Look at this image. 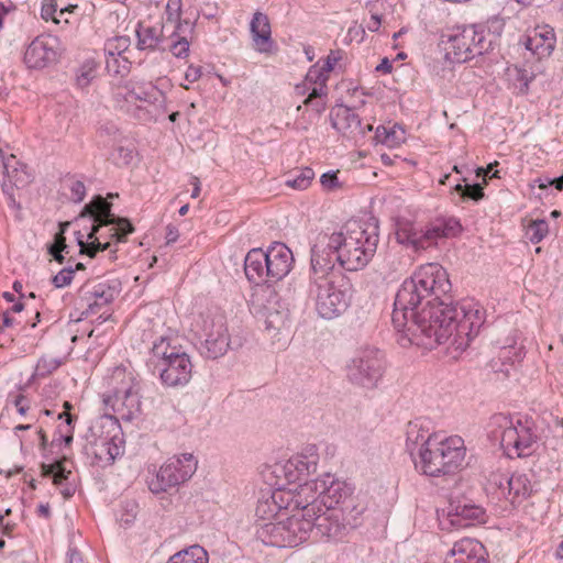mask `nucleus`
Returning a JSON list of instances; mask_svg holds the SVG:
<instances>
[{"label":"nucleus","instance_id":"nucleus-15","mask_svg":"<svg viewBox=\"0 0 563 563\" xmlns=\"http://www.w3.org/2000/svg\"><path fill=\"white\" fill-rule=\"evenodd\" d=\"M113 380L120 383L113 390L104 395L103 401L122 418H131L140 410L141 401L139 396L137 382L131 373L117 368L112 376Z\"/></svg>","mask_w":563,"mask_h":563},{"label":"nucleus","instance_id":"nucleus-4","mask_svg":"<svg viewBox=\"0 0 563 563\" xmlns=\"http://www.w3.org/2000/svg\"><path fill=\"white\" fill-rule=\"evenodd\" d=\"M334 267L321 258H310L309 292L313 297L316 310L324 319L342 314L350 306L351 296L346 287L335 285Z\"/></svg>","mask_w":563,"mask_h":563},{"label":"nucleus","instance_id":"nucleus-16","mask_svg":"<svg viewBox=\"0 0 563 563\" xmlns=\"http://www.w3.org/2000/svg\"><path fill=\"white\" fill-rule=\"evenodd\" d=\"M282 488L284 497H289L286 500L288 510L310 517L321 511L318 478Z\"/></svg>","mask_w":563,"mask_h":563},{"label":"nucleus","instance_id":"nucleus-48","mask_svg":"<svg viewBox=\"0 0 563 563\" xmlns=\"http://www.w3.org/2000/svg\"><path fill=\"white\" fill-rule=\"evenodd\" d=\"M191 35L180 34L177 38L167 43L169 51L177 58L186 57L189 53V38Z\"/></svg>","mask_w":563,"mask_h":563},{"label":"nucleus","instance_id":"nucleus-31","mask_svg":"<svg viewBox=\"0 0 563 563\" xmlns=\"http://www.w3.org/2000/svg\"><path fill=\"white\" fill-rule=\"evenodd\" d=\"M295 91L298 96L308 93L303 104H312L316 97H328L327 80L318 67H310L302 82L296 85Z\"/></svg>","mask_w":563,"mask_h":563},{"label":"nucleus","instance_id":"nucleus-33","mask_svg":"<svg viewBox=\"0 0 563 563\" xmlns=\"http://www.w3.org/2000/svg\"><path fill=\"white\" fill-rule=\"evenodd\" d=\"M494 422L500 429V445L509 456H515L514 451L518 438L517 420L499 415L494 418Z\"/></svg>","mask_w":563,"mask_h":563},{"label":"nucleus","instance_id":"nucleus-41","mask_svg":"<svg viewBox=\"0 0 563 563\" xmlns=\"http://www.w3.org/2000/svg\"><path fill=\"white\" fill-rule=\"evenodd\" d=\"M313 177L314 172L310 167H305L296 170L294 175H289L285 184L290 188L303 190L310 186Z\"/></svg>","mask_w":563,"mask_h":563},{"label":"nucleus","instance_id":"nucleus-51","mask_svg":"<svg viewBox=\"0 0 563 563\" xmlns=\"http://www.w3.org/2000/svg\"><path fill=\"white\" fill-rule=\"evenodd\" d=\"M70 190V199L75 202H80L86 196V187L81 180L70 178L66 181Z\"/></svg>","mask_w":563,"mask_h":563},{"label":"nucleus","instance_id":"nucleus-25","mask_svg":"<svg viewBox=\"0 0 563 563\" xmlns=\"http://www.w3.org/2000/svg\"><path fill=\"white\" fill-rule=\"evenodd\" d=\"M485 547L476 539L463 538L453 543L443 563H488Z\"/></svg>","mask_w":563,"mask_h":563},{"label":"nucleus","instance_id":"nucleus-29","mask_svg":"<svg viewBox=\"0 0 563 563\" xmlns=\"http://www.w3.org/2000/svg\"><path fill=\"white\" fill-rule=\"evenodd\" d=\"M555 33L550 25H538L528 35L525 42L526 48L539 58L549 56L555 46Z\"/></svg>","mask_w":563,"mask_h":563},{"label":"nucleus","instance_id":"nucleus-53","mask_svg":"<svg viewBox=\"0 0 563 563\" xmlns=\"http://www.w3.org/2000/svg\"><path fill=\"white\" fill-rule=\"evenodd\" d=\"M57 7L55 0H43L41 8V15L45 21L52 20L54 23H59L56 16Z\"/></svg>","mask_w":563,"mask_h":563},{"label":"nucleus","instance_id":"nucleus-3","mask_svg":"<svg viewBox=\"0 0 563 563\" xmlns=\"http://www.w3.org/2000/svg\"><path fill=\"white\" fill-rule=\"evenodd\" d=\"M291 250L280 242H274L266 251L252 249L244 258V272L249 282L262 286L261 291L275 296L269 284L285 278L294 266Z\"/></svg>","mask_w":563,"mask_h":563},{"label":"nucleus","instance_id":"nucleus-64","mask_svg":"<svg viewBox=\"0 0 563 563\" xmlns=\"http://www.w3.org/2000/svg\"><path fill=\"white\" fill-rule=\"evenodd\" d=\"M391 68H393L391 63L387 57L383 58L382 62L376 66L377 71H382L385 74L390 73Z\"/></svg>","mask_w":563,"mask_h":563},{"label":"nucleus","instance_id":"nucleus-47","mask_svg":"<svg viewBox=\"0 0 563 563\" xmlns=\"http://www.w3.org/2000/svg\"><path fill=\"white\" fill-rule=\"evenodd\" d=\"M43 474L45 476H51L53 478V483L59 486L65 479H67L70 471H66L62 462H56L54 464L43 465Z\"/></svg>","mask_w":563,"mask_h":563},{"label":"nucleus","instance_id":"nucleus-28","mask_svg":"<svg viewBox=\"0 0 563 563\" xmlns=\"http://www.w3.org/2000/svg\"><path fill=\"white\" fill-rule=\"evenodd\" d=\"M250 32L256 52L272 53L274 41L272 40L271 22L267 14L256 11L250 22Z\"/></svg>","mask_w":563,"mask_h":563},{"label":"nucleus","instance_id":"nucleus-37","mask_svg":"<svg viewBox=\"0 0 563 563\" xmlns=\"http://www.w3.org/2000/svg\"><path fill=\"white\" fill-rule=\"evenodd\" d=\"M162 29L158 27V23L151 25L145 22H141L136 30L137 47L140 49H155L163 44L162 41Z\"/></svg>","mask_w":563,"mask_h":563},{"label":"nucleus","instance_id":"nucleus-1","mask_svg":"<svg viewBox=\"0 0 563 563\" xmlns=\"http://www.w3.org/2000/svg\"><path fill=\"white\" fill-rule=\"evenodd\" d=\"M451 288L449 274L439 263L418 266L396 294L394 328L427 349L448 344L453 352L465 351L483 325L485 311L472 299L446 302Z\"/></svg>","mask_w":563,"mask_h":563},{"label":"nucleus","instance_id":"nucleus-36","mask_svg":"<svg viewBox=\"0 0 563 563\" xmlns=\"http://www.w3.org/2000/svg\"><path fill=\"white\" fill-rule=\"evenodd\" d=\"M518 438L516 440L515 455L518 457L529 455L532 452V446L536 443L537 435L532 430V422L529 420L522 421L517 419Z\"/></svg>","mask_w":563,"mask_h":563},{"label":"nucleus","instance_id":"nucleus-11","mask_svg":"<svg viewBox=\"0 0 563 563\" xmlns=\"http://www.w3.org/2000/svg\"><path fill=\"white\" fill-rule=\"evenodd\" d=\"M191 330L201 340L207 357L218 358L227 353L230 335L222 313L210 310L200 313L192 322Z\"/></svg>","mask_w":563,"mask_h":563},{"label":"nucleus","instance_id":"nucleus-8","mask_svg":"<svg viewBox=\"0 0 563 563\" xmlns=\"http://www.w3.org/2000/svg\"><path fill=\"white\" fill-rule=\"evenodd\" d=\"M121 426L113 416L104 415L92 421L85 434L84 451L96 462L111 464L122 453Z\"/></svg>","mask_w":563,"mask_h":563},{"label":"nucleus","instance_id":"nucleus-54","mask_svg":"<svg viewBox=\"0 0 563 563\" xmlns=\"http://www.w3.org/2000/svg\"><path fill=\"white\" fill-rule=\"evenodd\" d=\"M516 73V80L518 81V85H516V88L520 93H526L529 88V82L532 79V76L525 69L515 68Z\"/></svg>","mask_w":563,"mask_h":563},{"label":"nucleus","instance_id":"nucleus-7","mask_svg":"<svg viewBox=\"0 0 563 563\" xmlns=\"http://www.w3.org/2000/svg\"><path fill=\"white\" fill-rule=\"evenodd\" d=\"M148 363L166 386H183L190 380L192 364L189 356L173 346L167 338L162 336L153 343Z\"/></svg>","mask_w":563,"mask_h":563},{"label":"nucleus","instance_id":"nucleus-42","mask_svg":"<svg viewBox=\"0 0 563 563\" xmlns=\"http://www.w3.org/2000/svg\"><path fill=\"white\" fill-rule=\"evenodd\" d=\"M97 64L93 59H86L78 68L76 84L79 88H86L96 77Z\"/></svg>","mask_w":563,"mask_h":563},{"label":"nucleus","instance_id":"nucleus-6","mask_svg":"<svg viewBox=\"0 0 563 563\" xmlns=\"http://www.w3.org/2000/svg\"><path fill=\"white\" fill-rule=\"evenodd\" d=\"M85 212L89 213L93 218V224L91 231L85 235L77 232V243L80 246V253L87 254L93 257L98 252L109 249V243H101L99 238L95 234L101 229L108 228L110 224H117L118 228L114 230L113 235L118 236L119 241H124L126 235L133 231L132 224L129 220L118 218L111 213V205L102 197H97L90 203L86 205Z\"/></svg>","mask_w":563,"mask_h":563},{"label":"nucleus","instance_id":"nucleus-57","mask_svg":"<svg viewBox=\"0 0 563 563\" xmlns=\"http://www.w3.org/2000/svg\"><path fill=\"white\" fill-rule=\"evenodd\" d=\"M14 10L15 7L12 3H0V31L2 30L3 24L8 21L10 15L14 12Z\"/></svg>","mask_w":563,"mask_h":563},{"label":"nucleus","instance_id":"nucleus-58","mask_svg":"<svg viewBox=\"0 0 563 563\" xmlns=\"http://www.w3.org/2000/svg\"><path fill=\"white\" fill-rule=\"evenodd\" d=\"M111 225H112V228H109V229H107L104 231H103V229H101L99 232H97L95 234L96 238H99L101 243L108 242L110 244V242L108 241V238H114L117 242H120L118 240V236L113 235L114 230L118 228V225L117 224H111Z\"/></svg>","mask_w":563,"mask_h":563},{"label":"nucleus","instance_id":"nucleus-10","mask_svg":"<svg viewBox=\"0 0 563 563\" xmlns=\"http://www.w3.org/2000/svg\"><path fill=\"white\" fill-rule=\"evenodd\" d=\"M386 369L384 353L375 346H363L346 362L345 376L354 386L374 389Z\"/></svg>","mask_w":563,"mask_h":563},{"label":"nucleus","instance_id":"nucleus-19","mask_svg":"<svg viewBox=\"0 0 563 563\" xmlns=\"http://www.w3.org/2000/svg\"><path fill=\"white\" fill-rule=\"evenodd\" d=\"M3 178L1 183L2 192L10 207L16 206L14 190L24 188L32 181V175L27 166L21 163L14 155H10L2 163Z\"/></svg>","mask_w":563,"mask_h":563},{"label":"nucleus","instance_id":"nucleus-24","mask_svg":"<svg viewBox=\"0 0 563 563\" xmlns=\"http://www.w3.org/2000/svg\"><path fill=\"white\" fill-rule=\"evenodd\" d=\"M318 479L321 511L323 509L341 510L338 506L351 495L350 487L329 473L318 477Z\"/></svg>","mask_w":563,"mask_h":563},{"label":"nucleus","instance_id":"nucleus-17","mask_svg":"<svg viewBox=\"0 0 563 563\" xmlns=\"http://www.w3.org/2000/svg\"><path fill=\"white\" fill-rule=\"evenodd\" d=\"M60 51L58 37L43 34L35 37L24 52V63L29 68L42 69L57 62Z\"/></svg>","mask_w":563,"mask_h":563},{"label":"nucleus","instance_id":"nucleus-5","mask_svg":"<svg viewBox=\"0 0 563 563\" xmlns=\"http://www.w3.org/2000/svg\"><path fill=\"white\" fill-rule=\"evenodd\" d=\"M429 448L420 450V459L415 466L429 476H440L456 472L464 462L466 448L459 435L430 439Z\"/></svg>","mask_w":563,"mask_h":563},{"label":"nucleus","instance_id":"nucleus-45","mask_svg":"<svg viewBox=\"0 0 563 563\" xmlns=\"http://www.w3.org/2000/svg\"><path fill=\"white\" fill-rule=\"evenodd\" d=\"M129 47L130 38L128 36H115L106 42L104 53L114 58L115 56H121Z\"/></svg>","mask_w":563,"mask_h":563},{"label":"nucleus","instance_id":"nucleus-2","mask_svg":"<svg viewBox=\"0 0 563 563\" xmlns=\"http://www.w3.org/2000/svg\"><path fill=\"white\" fill-rule=\"evenodd\" d=\"M379 242L375 218L350 220L339 231L320 233L311 247V257L335 263L349 272L365 268L374 257Z\"/></svg>","mask_w":563,"mask_h":563},{"label":"nucleus","instance_id":"nucleus-23","mask_svg":"<svg viewBox=\"0 0 563 563\" xmlns=\"http://www.w3.org/2000/svg\"><path fill=\"white\" fill-rule=\"evenodd\" d=\"M332 126L344 136L357 141L373 130L371 124H362L360 117L346 106H338L332 113Z\"/></svg>","mask_w":563,"mask_h":563},{"label":"nucleus","instance_id":"nucleus-55","mask_svg":"<svg viewBox=\"0 0 563 563\" xmlns=\"http://www.w3.org/2000/svg\"><path fill=\"white\" fill-rule=\"evenodd\" d=\"M338 62L336 57L328 56V58L322 63H317L312 65L311 67H318L321 74L324 76V79L328 81L329 74L333 69L335 63Z\"/></svg>","mask_w":563,"mask_h":563},{"label":"nucleus","instance_id":"nucleus-56","mask_svg":"<svg viewBox=\"0 0 563 563\" xmlns=\"http://www.w3.org/2000/svg\"><path fill=\"white\" fill-rule=\"evenodd\" d=\"M320 181L325 189H333L339 185L336 173H324Z\"/></svg>","mask_w":563,"mask_h":563},{"label":"nucleus","instance_id":"nucleus-40","mask_svg":"<svg viewBox=\"0 0 563 563\" xmlns=\"http://www.w3.org/2000/svg\"><path fill=\"white\" fill-rule=\"evenodd\" d=\"M69 222L59 223V231L55 234L54 243L48 246V253L54 257L56 262L63 264L64 255L63 252L68 254V246L66 244L65 232L69 227Z\"/></svg>","mask_w":563,"mask_h":563},{"label":"nucleus","instance_id":"nucleus-50","mask_svg":"<svg viewBox=\"0 0 563 563\" xmlns=\"http://www.w3.org/2000/svg\"><path fill=\"white\" fill-rule=\"evenodd\" d=\"M455 190L457 192H461V195L463 197H467V198L473 199L475 201L482 199L483 196H484L483 187L479 184L465 185V186H463L461 184H457L455 186Z\"/></svg>","mask_w":563,"mask_h":563},{"label":"nucleus","instance_id":"nucleus-14","mask_svg":"<svg viewBox=\"0 0 563 563\" xmlns=\"http://www.w3.org/2000/svg\"><path fill=\"white\" fill-rule=\"evenodd\" d=\"M197 464L191 453L172 456L147 481L148 489L153 494H161L185 483L195 474Z\"/></svg>","mask_w":563,"mask_h":563},{"label":"nucleus","instance_id":"nucleus-9","mask_svg":"<svg viewBox=\"0 0 563 563\" xmlns=\"http://www.w3.org/2000/svg\"><path fill=\"white\" fill-rule=\"evenodd\" d=\"M460 223L454 218H438L424 228L416 223L401 220L396 225V241L415 252L427 250L438 244L439 240L455 235L460 231Z\"/></svg>","mask_w":563,"mask_h":563},{"label":"nucleus","instance_id":"nucleus-49","mask_svg":"<svg viewBox=\"0 0 563 563\" xmlns=\"http://www.w3.org/2000/svg\"><path fill=\"white\" fill-rule=\"evenodd\" d=\"M60 365V362L57 358L43 356L38 360L36 364V375L38 376H47L56 371Z\"/></svg>","mask_w":563,"mask_h":563},{"label":"nucleus","instance_id":"nucleus-27","mask_svg":"<svg viewBox=\"0 0 563 563\" xmlns=\"http://www.w3.org/2000/svg\"><path fill=\"white\" fill-rule=\"evenodd\" d=\"M287 547H297L306 542L313 531V521L310 516L291 511V516L284 519Z\"/></svg>","mask_w":563,"mask_h":563},{"label":"nucleus","instance_id":"nucleus-52","mask_svg":"<svg viewBox=\"0 0 563 563\" xmlns=\"http://www.w3.org/2000/svg\"><path fill=\"white\" fill-rule=\"evenodd\" d=\"M75 269L73 267H65L62 271H59L54 277H53V284L56 288H62L65 286H68L71 280L74 279Z\"/></svg>","mask_w":563,"mask_h":563},{"label":"nucleus","instance_id":"nucleus-46","mask_svg":"<svg viewBox=\"0 0 563 563\" xmlns=\"http://www.w3.org/2000/svg\"><path fill=\"white\" fill-rule=\"evenodd\" d=\"M504 481H508V476L503 474H493L488 479L486 490L489 494H494L497 499H507V484H504Z\"/></svg>","mask_w":563,"mask_h":563},{"label":"nucleus","instance_id":"nucleus-43","mask_svg":"<svg viewBox=\"0 0 563 563\" xmlns=\"http://www.w3.org/2000/svg\"><path fill=\"white\" fill-rule=\"evenodd\" d=\"M64 409L65 411L58 413V419H65V426L59 427V439L60 441H64L66 445H69L73 442V422L75 420V417L69 413V410L71 409V405L68 401L64 402Z\"/></svg>","mask_w":563,"mask_h":563},{"label":"nucleus","instance_id":"nucleus-60","mask_svg":"<svg viewBox=\"0 0 563 563\" xmlns=\"http://www.w3.org/2000/svg\"><path fill=\"white\" fill-rule=\"evenodd\" d=\"M309 106L318 114H321L327 108V97H316V99L312 100V104Z\"/></svg>","mask_w":563,"mask_h":563},{"label":"nucleus","instance_id":"nucleus-18","mask_svg":"<svg viewBox=\"0 0 563 563\" xmlns=\"http://www.w3.org/2000/svg\"><path fill=\"white\" fill-rule=\"evenodd\" d=\"M181 0H168L165 7V12L158 27L162 29V41L170 42L177 38L180 34L192 35L195 31V21L189 19H181Z\"/></svg>","mask_w":563,"mask_h":563},{"label":"nucleus","instance_id":"nucleus-30","mask_svg":"<svg viewBox=\"0 0 563 563\" xmlns=\"http://www.w3.org/2000/svg\"><path fill=\"white\" fill-rule=\"evenodd\" d=\"M286 498H289L286 496ZM286 500L284 497L282 484H278L269 495H264L257 503L255 514L257 517V522H266L269 520H274L280 518V510H288Z\"/></svg>","mask_w":563,"mask_h":563},{"label":"nucleus","instance_id":"nucleus-63","mask_svg":"<svg viewBox=\"0 0 563 563\" xmlns=\"http://www.w3.org/2000/svg\"><path fill=\"white\" fill-rule=\"evenodd\" d=\"M179 236L178 229L174 225H167L166 228V241L167 243H174Z\"/></svg>","mask_w":563,"mask_h":563},{"label":"nucleus","instance_id":"nucleus-38","mask_svg":"<svg viewBox=\"0 0 563 563\" xmlns=\"http://www.w3.org/2000/svg\"><path fill=\"white\" fill-rule=\"evenodd\" d=\"M208 552L199 544L190 545L172 555L167 563H208Z\"/></svg>","mask_w":563,"mask_h":563},{"label":"nucleus","instance_id":"nucleus-61","mask_svg":"<svg viewBox=\"0 0 563 563\" xmlns=\"http://www.w3.org/2000/svg\"><path fill=\"white\" fill-rule=\"evenodd\" d=\"M218 5L216 2H206L202 9V14L207 19H213L217 15Z\"/></svg>","mask_w":563,"mask_h":563},{"label":"nucleus","instance_id":"nucleus-26","mask_svg":"<svg viewBox=\"0 0 563 563\" xmlns=\"http://www.w3.org/2000/svg\"><path fill=\"white\" fill-rule=\"evenodd\" d=\"M313 529L317 536L325 540H340L345 532V523L343 522V510L318 511L311 517Z\"/></svg>","mask_w":563,"mask_h":563},{"label":"nucleus","instance_id":"nucleus-21","mask_svg":"<svg viewBox=\"0 0 563 563\" xmlns=\"http://www.w3.org/2000/svg\"><path fill=\"white\" fill-rule=\"evenodd\" d=\"M448 517L451 525L456 528L484 525L488 519L485 508L467 498L451 501Z\"/></svg>","mask_w":563,"mask_h":563},{"label":"nucleus","instance_id":"nucleus-34","mask_svg":"<svg viewBox=\"0 0 563 563\" xmlns=\"http://www.w3.org/2000/svg\"><path fill=\"white\" fill-rule=\"evenodd\" d=\"M507 484L508 500L511 504L520 503L527 498L532 492V484L527 474L514 473L508 476V481H504Z\"/></svg>","mask_w":563,"mask_h":563},{"label":"nucleus","instance_id":"nucleus-32","mask_svg":"<svg viewBox=\"0 0 563 563\" xmlns=\"http://www.w3.org/2000/svg\"><path fill=\"white\" fill-rule=\"evenodd\" d=\"M256 537L264 544L286 548L284 519L277 518L266 522H257Z\"/></svg>","mask_w":563,"mask_h":563},{"label":"nucleus","instance_id":"nucleus-59","mask_svg":"<svg viewBox=\"0 0 563 563\" xmlns=\"http://www.w3.org/2000/svg\"><path fill=\"white\" fill-rule=\"evenodd\" d=\"M202 75V70L198 66H189L185 73V79L189 82L197 81Z\"/></svg>","mask_w":563,"mask_h":563},{"label":"nucleus","instance_id":"nucleus-62","mask_svg":"<svg viewBox=\"0 0 563 563\" xmlns=\"http://www.w3.org/2000/svg\"><path fill=\"white\" fill-rule=\"evenodd\" d=\"M25 397L23 395H18L14 399V406L18 410V412L22 416H24L29 409V406L25 402Z\"/></svg>","mask_w":563,"mask_h":563},{"label":"nucleus","instance_id":"nucleus-20","mask_svg":"<svg viewBox=\"0 0 563 563\" xmlns=\"http://www.w3.org/2000/svg\"><path fill=\"white\" fill-rule=\"evenodd\" d=\"M140 100L152 107V111L144 113L145 119H151L165 113L166 95L152 81L135 80L128 86V100Z\"/></svg>","mask_w":563,"mask_h":563},{"label":"nucleus","instance_id":"nucleus-39","mask_svg":"<svg viewBox=\"0 0 563 563\" xmlns=\"http://www.w3.org/2000/svg\"><path fill=\"white\" fill-rule=\"evenodd\" d=\"M377 142L387 145L388 147H397L406 140V132L400 125H393L391 128L378 126L375 132Z\"/></svg>","mask_w":563,"mask_h":563},{"label":"nucleus","instance_id":"nucleus-12","mask_svg":"<svg viewBox=\"0 0 563 563\" xmlns=\"http://www.w3.org/2000/svg\"><path fill=\"white\" fill-rule=\"evenodd\" d=\"M446 55L453 62L465 63L482 55L489 46L481 24L457 25L446 35Z\"/></svg>","mask_w":563,"mask_h":563},{"label":"nucleus","instance_id":"nucleus-22","mask_svg":"<svg viewBox=\"0 0 563 563\" xmlns=\"http://www.w3.org/2000/svg\"><path fill=\"white\" fill-rule=\"evenodd\" d=\"M121 291V283L118 279L100 282L89 290H84L81 300L86 303L82 312L86 317L101 312V309L111 303Z\"/></svg>","mask_w":563,"mask_h":563},{"label":"nucleus","instance_id":"nucleus-44","mask_svg":"<svg viewBox=\"0 0 563 563\" xmlns=\"http://www.w3.org/2000/svg\"><path fill=\"white\" fill-rule=\"evenodd\" d=\"M549 232V224L543 219L532 220L527 229L526 236L530 242L537 244L541 242Z\"/></svg>","mask_w":563,"mask_h":563},{"label":"nucleus","instance_id":"nucleus-13","mask_svg":"<svg viewBox=\"0 0 563 563\" xmlns=\"http://www.w3.org/2000/svg\"><path fill=\"white\" fill-rule=\"evenodd\" d=\"M319 463L318 448L314 444H308L299 453L292 455L286 461L276 463L273 466V474L276 478L274 485L278 487H291L300 482L308 481V476L317 471Z\"/></svg>","mask_w":563,"mask_h":563},{"label":"nucleus","instance_id":"nucleus-35","mask_svg":"<svg viewBox=\"0 0 563 563\" xmlns=\"http://www.w3.org/2000/svg\"><path fill=\"white\" fill-rule=\"evenodd\" d=\"M437 437L438 434L429 433L428 430H423L418 423H409L406 446L413 461L416 455L420 457V450L422 448H429L430 439H435Z\"/></svg>","mask_w":563,"mask_h":563}]
</instances>
